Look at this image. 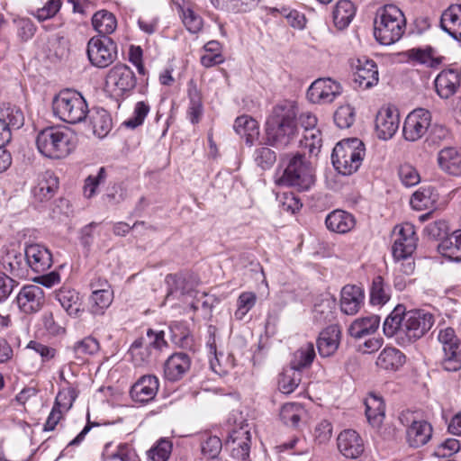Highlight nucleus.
Wrapping results in <instances>:
<instances>
[{
	"mask_svg": "<svg viewBox=\"0 0 461 461\" xmlns=\"http://www.w3.org/2000/svg\"><path fill=\"white\" fill-rule=\"evenodd\" d=\"M366 416L373 426H378L384 418L385 407L382 398L371 394L365 402Z\"/></svg>",
	"mask_w": 461,
	"mask_h": 461,
	"instance_id": "obj_45",
	"label": "nucleus"
},
{
	"mask_svg": "<svg viewBox=\"0 0 461 461\" xmlns=\"http://www.w3.org/2000/svg\"><path fill=\"white\" fill-rule=\"evenodd\" d=\"M91 288L90 312L94 315H102L113 300V291L105 280L101 279L91 283Z\"/></svg>",
	"mask_w": 461,
	"mask_h": 461,
	"instance_id": "obj_18",
	"label": "nucleus"
},
{
	"mask_svg": "<svg viewBox=\"0 0 461 461\" xmlns=\"http://www.w3.org/2000/svg\"><path fill=\"white\" fill-rule=\"evenodd\" d=\"M129 353L136 366L149 363L153 358L157 357V353L148 346H144L139 339L131 344Z\"/></svg>",
	"mask_w": 461,
	"mask_h": 461,
	"instance_id": "obj_53",
	"label": "nucleus"
},
{
	"mask_svg": "<svg viewBox=\"0 0 461 461\" xmlns=\"http://www.w3.org/2000/svg\"><path fill=\"white\" fill-rule=\"evenodd\" d=\"M144 346H148L154 352L158 353L167 346L165 340V333L163 330H154L149 329L147 334L144 337L139 339Z\"/></svg>",
	"mask_w": 461,
	"mask_h": 461,
	"instance_id": "obj_61",
	"label": "nucleus"
},
{
	"mask_svg": "<svg viewBox=\"0 0 461 461\" xmlns=\"http://www.w3.org/2000/svg\"><path fill=\"white\" fill-rule=\"evenodd\" d=\"M190 357L184 352L172 354L165 362L164 375L170 382H176L183 378L190 369Z\"/></svg>",
	"mask_w": 461,
	"mask_h": 461,
	"instance_id": "obj_24",
	"label": "nucleus"
},
{
	"mask_svg": "<svg viewBox=\"0 0 461 461\" xmlns=\"http://www.w3.org/2000/svg\"><path fill=\"white\" fill-rule=\"evenodd\" d=\"M173 448L171 440L166 438L158 439L154 446L147 452L150 461H167Z\"/></svg>",
	"mask_w": 461,
	"mask_h": 461,
	"instance_id": "obj_57",
	"label": "nucleus"
},
{
	"mask_svg": "<svg viewBox=\"0 0 461 461\" xmlns=\"http://www.w3.org/2000/svg\"><path fill=\"white\" fill-rule=\"evenodd\" d=\"M165 283L167 288V298H180L183 295L190 294L194 291L193 282L182 274H168L165 278Z\"/></svg>",
	"mask_w": 461,
	"mask_h": 461,
	"instance_id": "obj_34",
	"label": "nucleus"
},
{
	"mask_svg": "<svg viewBox=\"0 0 461 461\" xmlns=\"http://www.w3.org/2000/svg\"><path fill=\"white\" fill-rule=\"evenodd\" d=\"M405 355L393 347L384 348L376 359V365L382 369L396 371L405 363Z\"/></svg>",
	"mask_w": 461,
	"mask_h": 461,
	"instance_id": "obj_35",
	"label": "nucleus"
},
{
	"mask_svg": "<svg viewBox=\"0 0 461 461\" xmlns=\"http://www.w3.org/2000/svg\"><path fill=\"white\" fill-rule=\"evenodd\" d=\"M460 83L461 73L454 68L442 70L434 80L436 92L443 99L454 95L459 88Z\"/></svg>",
	"mask_w": 461,
	"mask_h": 461,
	"instance_id": "obj_23",
	"label": "nucleus"
},
{
	"mask_svg": "<svg viewBox=\"0 0 461 461\" xmlns=\"http://www.w3.org/2000/svg\"><path fill=\"white\" fill-rule=\"evenodd\" d=\"M112 443L104 446L103 456L105 460H120V461H137L138 456L136 452L127 444H120L116 447V450L109 452Z\"/></svg>",
	"mask_w": 461,
	"mask_h": 461,
	"instance_id": "obj_54",
	"label": "nucleus"
},
{
	"mask_svg": "<svg viewBox=\"0 0 461 461\" xmlns=\"http://www.w3.org/2000/svg\"><path fill=\"white\" fill-rule=\"evenodd\" d=\"M365 294L363 290L355 285H347L341 290L340 309L347 315L357 313L363 305Z\"/></svg>",
	"mask_w": 461,
	"mask_h": 461,
	"instance_id": "obj_25",
	"label": "nucleus"
},
{
	"mask_svg": "<svg viewBox=\"0 0 461 461\" xmlns=\"http://www.w3.org/2000/svg\"><path fill=\"white\" fill-rule=\"evenodd\" d=\"M434 200L431 198V191L428 188L417 190L411 197V206L416 211L430 209Z\"/></svg>",
	"mask_w": 461,
	"mask_h": 461,
	"instance_id": "obj_62",
	"label": "nucleus"
},
{
	"mask_svg": "<svg viewBox=\"0 0 461 461\" xmlns=\"http://www.w3.org/2000/svg\"><path fill=\"white\" fill-rule=\"evenodd\" d=\"M394 240L392 253L395 260H407L417 247L418 238L414 226L411 223H404L395 226L393 230Z\"/></svg>",
	"mask_w": 461,
	"mask_h": 461,
	"instance_id": "obj_11",
	"label": "nucleus"
},
{
	"mask_svg": "<svg viewBox=\"0 0 461 461\" xmlns=\"http://www.w3.org/2000/svg\"><path fill=\"white\" fill-rule=\"evenodd\" d=\"M251 434L249 425L245 424L234 429L230 433L225 446L230 456L237 460H246L249 456Z\"/></svg>",
	"mask_w": 461,
	"mask_h": 461,
	"instance_id": "obj_16",
	"label": "nucleus"
},
{
	"mask_svg": "<svg viewBox=\"0 0 461 461\" xmlns=\"http://www.w3.org/2000/svg\"><path fill=\"white\" fill-rule=\"evenodd\" d=\"M0 121L5 122L12 133V131L19 130L23 125L24 115L20 108L8 105L0 110Z\"/></svg>",
	"mask_w": 461,
	"mask_h": 461,
	"instance_id": "obj_51",
	"label": "nucleus"
},
{
	"mask_svg": "<svg viewBox=\"0 0 461 461\" xmlns=\"http://www.w3.org/2000/svg\"><path fill=\"white\" fill-rule=\"evenodd\" d=\"M315 349L312 343L308 342L302 345L293 355L291 368L300 372L302 369L309 367L315 358Z\"/></svg>",
	"mask_w": 461,
	"mask_h": 461,
	"instance_id": "obj_41",
	"label": "nucleus"
},
{
	"mask_svg": "<svg viewBox=\"0 0 461 461\" xmlns=\"http://www.w3.org/2000/svg\"><path fill=\"white\" fill-rule=\"evenodd\" d=\"M44 292L35 285H24L16 296L19 309L27 314L39 312L44 303Z\"/></svg>",
	"mask_w": 461,
	"mask_h": 461,
	"instance_id": "obj_19",
	"label": "nucleus"
},
{
	"mask_svg": "<svg viewBox=\"0 0 461 461\" xmlns=\"http://www.w3.org/2000/svg\"><path fill=\"white\" fill-rule=\"evenodd\" d=\"M52 109L57 117L71 124L83 122L89 112L82 95L70 89L62 90L54 97Z\"/></svg>",
	"mask_w": 461,
	"mask_h": 461,
	"instance_id": "obj_5",
	"label": "nucleus"
},
{
	"mask_svg": "<svg viewBox=\"0 0 461 461\" xmlns=\"http://www.w3.org/2000/svg\"><path fill=\"white\" fill-rule=\"evenodd\" d=\"M149 112V104L146 101H139L135 104L131 115L122 124L129 129H136L144 123Z\"/></svg>",
	"mask_w": 461,
	"mask_h": 461,
	"instance_id": "obj_55",
	"label": "nucleus"
},
{
	"mask_svg": "<svg viewBox=\"0 0 461 461\" xmlns=\"http://www.w3.org/2000/svg\"><path fill=\"white\" fill-rule=\"evenodd\" d=\"M211 3L216 9L239 14L255 9L259 0H211Z\"/></svg>",
	"mask_w": 461,
	"mask_h": 461,
	"instance_id": "obj_43",
	"label": "nucleus"
},
{
	"mask_svg": "<svg viewBox=\"0 0 461 461\" xmlns=\"http://www.w3.org/2000/svg\"><path fill=\"white\" fill-rule=\"evenodd\" d=\"M438 341L442 344L444 357L442 367L448 372H456L461 368V341L454 329L447 327L439 331Z\"/></svg>",
	"mask_w": 461,
	"mask_h": 461,
	"instance_id": "obj_10",
	"label": "nucleus"
},
{
	"mask_svg": "<svg viewBox=\"0 0 461 461\" xmlns=\"http://www.w3.org/2000/svg\"><path fill=\"white\" fill-rule=\"evenodd\" d=\"M104 236L105 240H101L97 243L99 249H103L107 246V242L110 240L109 230L100 226L96 222H91L86 225L81 230V243L86 248H90L94 244V235Z\"/></svg>",
	"mask_w": 461,
	"mask_h": 461,
	"instance_id": "obj_40",
	"label": "nucleus"
},
{
	"mask_svg": "<svg viewBox=\"0 0 461 461\" xmlns=\"http://www.w3.org/2000/svg\"><path fill=\"white\" fill-rule=\"evenodd\" d=\"M355 116V109L351 105H341L334 113V122L339 128L348 129L354 123Z\"/></svg>",
	"mask_w": 461,
	"mask_h": 461,
	"instance_id": "obj_63",
	"label": "nucleus"
},
{
	"mask_svg": "<svg viewBox=\"0 0 461 461\" xmlns=\"http://www.w3.org/2000/svg\"><path fill=\"white\" fill-rule=\"evenodd\" d=\"M380 324L377 315L356 319L348 328V333L355 339H361L376 331Z\"/></svg>",
	"mask_w": 461,
	"mask_h": 461,
	"instance_id": "obj_36",
	"label": "nucleus"
},
{
	"mask_svg": "<svg viewBox=\"0 0 461 461\" xmlns=\"http://www.w3.org/2000/svg\"><path fill=\"white\" fill-rule=\"evenodd\" d=\"M297 108L293 102L285 101L273 107L266 122L268 144L276 148H285L298 134L296 123Z\"/></svg>",
	"mask_w": 461,
	"mask_h": 461,
	"instance_id": "obj_1",
	"label": "nucleus"
},
{
	"mask_svg": "<svg viewBox=\"0 0 461 461\" xmlns=\"http://www.w3.org/2000/svg\"><path fill=\"white\" fill-rule=\"evenodd\" d=\"M365 156L364 143L357 139L343 140L332 150L331 161L335 169L341 175L355 173L362 164Z\"/></svg>",
	"mask_w": 461,
	"mask_h": 461,
	"instance_id": "obj_4",
	"label": "nucleus"
},
{
	"mask_svg": "<svg viewBox=\"0 0 461 461\" xmlns=\"http://www.w3.org/2000/svg\"><path fill=\"white\" fill-rule=\"evenodd\" d=\"M434 323L433 315L424 311H405L402 334L409 342L415 341L428 332Z\"/></svg>",
	"mask_w": 461,
	"mask_h": 461,
	"instance_id": "obj_12",
	"label": "nucleus"
},
{
	"mask_svg": "<svg viewBox=\"0 0 461 461\" xmlns=\"http://www.w3.org/2000/svg\"><path fill=\"white\" fill-rule=\"evenodd\" d=\"M300 145L309 150L311 155L317 156L322 146L321 133L319 129L303 131Z\"/></svg>",
	"mask_w": 461,
	"mask_h": 461,
	"instance_id": "obj_58",
	"label": "nucleus"
},
{
	"mask_svg": "<svg viewBox=\"0 0 461 461\" xmlns=\"http://www.w3.org/2000/svg\"><path fill=\"white\" fill-rule=\"evenodd\" d=\"M325 224L330 230L344 234L355 227L356 220L346 211L335 210L327 215Z\"/></svg>",
	"mask_w": 461,
	"mask_h": 461,
	"instance_id": "obj_33",
	"label": "nucleus"
},
{
	"mask_svg": "<svg viewBox=\"0 0 461 461\" xmlns=\"http://www.w3.org/2000/svg\"><path fill=\"white\" fill-rule=\"evenodd\" d=\"M286 166L278 178L280 185L293 186L299 191H306L314 184V175L304 156L297 153L286 158Z\"/></svg>",
	"mask_w": 461,
	"mask_h": 461,
	"instance_id": "obj_6",
	"label": "nucleus"
},
{
	"mask_svg": "<svg viewBox=\"0 0 461 461\" xmlns=\"http://www.w3.org/2000/svg\"><path fill=\"white\" fill-rule=\"evenodd\" d=\"M341 330L339 325L333 324L325 328L319 335L317 348L321 357L332 356L340 343Z\"/></svg>",
	"mask_w": 461,
	"mask_h": 461,
	"instance_id": "obj_26",
	"label": "nucleus"
},
{
	"mask_svg": "<svg viewBox=\"0 0 461 461\" xmlns=\"http://www.w3.org/2000/svg\"><path fill=\"white\" fill-rule=\"evenodd\" d=\"M58 187V177L51 171H45L38 176L32 192L36 200L44 202L54 196Z\"/></svg>",
	"mask_w": 461,
	"mask_h": 461,
	"instance_id": "obj_27",
	"label": "nucleus"
},
{
	"mask_svg": "<svg viewBox=\"0 0 461 461\" xmlns=\"http://www.w3.org/2000/svg\"><path fill=\"white\" fill-rule=\"evenodd\" d=\"M442 253L455 260L461 261V230L454 231L439 244Z\"/></svg>",
	"mask_w": 461,
	"mask_h": 461,
	"instance_id": "obj_48",
	"label": "nucleus"
},
{
	"mask_svg": "<svg viewBox=\"0 0 461 461\" xmlns=\"http://www.w3.org/2000/svg\"><path fill=\"white\" fill-rule=\"evenodd\" d=\"M257 295L253 292H243L237 300V309L234 316L237 320H243L247 313L255 306Z\"/></svg>",
	"mask_w": 461,
	"mask_h": 461,
	"instance_id": "obj_60",
	"label": "nucleus"
},
{
	"mask_svg": "<svg viewBox=\"0 0 461 461\" xmlns=\"http://www.w3.org/2000/svg\"><path fill=\"white\" fill-rule=\"evenodd\" d=\"M86 53L92 66L106 68L118 58L117 44L108 36H95L87 43Z\"/></svg>",
	"mask_w": 461,
	"mask_h": 461,
	"instance_id": "obj_8",
	"label": "nucleus"
},
{
	"mask_svg": "<svg viewBox=\"0 0 461 461\" xmlns=\"http://www.w3.org/2000/svg\"><path fill=\"white\" fill-rule=\"evenodd\" d=\"M438 165L444 172L461 176V149L456 147H445L438 153Z\"/></svg>",
	"mask_w": 461,
	"mask_h": 461,
	"instance_id": "obj_28",
	"label": "nucleus"
},
{
	"mask_svg": "<svg viewBox=\"0 0 461 461\" xmlns=\"http://www.w3.org/2000/svg\"><path fill=\"white\" fill-rule=\"evenodd\" d=\"M431 123L429 111L418 108L411 112L403 124V136L406 140L416 141L420 140L429 130Z\"/></svg>",
	"mask_w": 461,
	"mask_h": 461,
	"instance_id": "obj_14",
	"label": "nucleus"
},
{
	"mask_svg": "<svg viewBox=\"0 0 461 461\" xmlns=\"http://www.w3.org/2000/svg\"><path fill=\"white\" fill-rule=\"evenodd\" d=\"M92 24L99 36H107L113 33L117 26L115 16L105 10L96 12L92 18Z\"/></svg>",
	"mask_w": 461,
	"mask_h": 461,
	"instance_id": "obj_44",
	"label": "nucleus"
},
{
	"mask_svg": "<svg viewBox=\"0 0 461 461\" xmlns=\"http://www.w3.org/2000/svg\"><path fill=\"white\" fill-rule=\"evenodd\" d=\"M440 26L453 39L461 41V5H452L444 11Z\"/></svg>",
	"mask_w": 461,
	"mask_h": 461,
	"instance_id": "obj_32",
	"label": "nucleus"
},
{
	"mask_svg": "<svg viewBox=\"0 0 461 461\" xmlns=\"http://www.w3.org/2000/svg\"><path fill=\"white\" fill-rule=\"evenodd\" d=\"M137 78L132 69L122 63L112 67L105 77L106 88L116 96L130 94L136 86Z\"/></svg>",
	"mask_w": 461,
	"mask_h": 461,
	"instance_id": "obj_9",
	"label": "nucleus"
},
{
	"mask_svg": "<svg viewBox=\"0 0 461 461\" xmlns=\"http://www.w3.org/2000/svg\"><path fill=\"white\" fill-rule=\"evenodd\" d=\"M233 128L235 131L245 138L248 145L251 146L258 135V122L249 115H242L235 120Z\"/></svg>",
	"mask_w": 461,
	"mask_h": 461,
	"instance_id": "obj_39",
	"label": "nucleus"
},
{
	"mask_svg": "<svg viewBox=\"0 0 461 461\" xmlns=\"http://www.w3.org/2000/svg\"><path fill=\"white\" fill-rule=\"evenodd\" d=\"M355 6L348 0H341L337 3L333 12V23L339 30L347 28L355 16Z\"/></svg>",
	"mask_w": 461,
	"mask_h": 461,
	"instance_id": "obj_38",
	"label": "nucleus"
},
{
	"mask_svg": "<svg viewBox=\"0 0 461 461\" xmlns=\"http://www.w3.org/2000/svg\"><path fill=\"white\" fill-rule=\"evenodd\" d=\"M339 451L347 458L356 459L364 452V442L359 434L353 429L341 431L337 438Z\"/></svg>",
	"mask_w": 461,
	"mask_h": 461,
	"instance_id": "obj_22",
	"label": "nucleus"
},
{
	"mask_svg": "<svg viewBox=\"0 0 461 461\" xmlns=\"http://www.w3.org/2000/svg\"><path fill=\"white\" fill-rule=\"evenodd\" d=\"M399 422L405 428V441L411 448H420L427 445L433 435V427L421 413L416 411H402L398 417Z\"/></svg>",
	"mask_w": 461,
	"mask_h": 461,
	"instance_id": "obj_7",
	"label": "nucleus"
},
{
	"mask_svg": "<svg viewBox=\"0 0 461 461\" xmlns=\"http://www.w3.org/2000/svg\"><path fill=\"white\" fill-rule=\"evenodd\" d=\"M405 25L403 13L394 5H386L376 12L374 36L380 44H393L403 35Z\"/></svg>",
	"mask_w": 461,
	"mask_h": 461,
	"instance_id": "obj_2",
	"label": "nucleus"
},
{
	"mask_svg": "<svg viewBox=\"0 0 461 461\" xmlns=\"http://www.w3.org/2000/svg\"><path fill=\"white\" fill-rule=\"evenodd\" d=\"M400 116L394 106L382 107L376 114L375 131L379 139L390 140L399 129Z\"/></svg>",
	"mask_w": 461,
	"mask_h": 461,
	"instance_id": "obj_17",
	"label": "nucleus"
},
{
	"mask_svg": "<svg viewBox=\"0 0 461 461\" xmlns=\"http://www.w3.org/2000/svg\"><path fill=\"white\" fill-rule=\"evenodd\" d=\"M36 146L39 152L47 158H63L75 149V136L66 128L47 127L38 133Z\"/></svg>",
	"mask_w": 461,
	"mask_h": 461,
	"instance_id": "obj_3",
	"label": "nucleus"
},
{
	"mask_svg": "<svg viewBox=\"0 0 461 461\" xmlns=\"http://www.w3.org/2000/svg\"><path fill=\"white\" fill-rule=\"evenodd\" d=\"M171 340L179 348H188L192 347L193 339L187 326L184 322L176 321L169 326Z\"/></svg>",
	"mask_w": 461,
	"mask_h": 461,
	"instance_id": "obj_50",
	"label": "nucleus"
},
{
	"mask_svg": "<svg viewBox=\"0 0 461 461\" xmlns=\"http://www.w3.org/2000/svg\"><path fill=\"white\" fill-rule=\"evenodd\" d=\"M94 133L99 138L104 137L112 128V118L104 109L97 110L90 115Z\"/></svg>",
	"mask_w": 461,
	"mask_h": 461,
	"instance_id": "obj_52",
	"label": "nucleus"
},
{
	"mask_svg": "<svg viewBox=\"0 0 461 461\" xmlns=\"http://www.w3.org/2000/svg\"><path fill=\"white\" fill-rule=\"evenodd\" d=\"M405 307L398 304L384 321L383 330L386 337L402 334Z\"/></svg>",
	"mask_w": 461,
	"mask_h": 461,
	"instance_id": "obj_37",
	"label": "nucleus"
},
{
	"mask_svg": "<svg viewBox=\"0 0 461 461\" xmlns=\"http://www.w3.org/2000/svg\"><path fill=\"white\" fill-rule=\"evenodd\" d=\"M391 297V288L381 276L373 278L370 287V303L372 305H384Z\"/></svg>",
	"mask_w": 461,
	"mask_h": 461,
	"instance_id": "obj_46",
	"label": "nucleus"
},
{
	"mask_svg": "<svg viewBox=\"0 0 461 461\" xmlns=\"http://www.w3.org/2000/svg\"><path fill=\"white\" fill-rule=\"evenodd\" d=\"M304 410L299 403L288 402L282 406L280 410V419L282 421L291 427H296L299 424Z\"/></svg>",
	"mask_w": 461,
	"mask_h": 461,
	"instance_id": "obj_56",
	"label": "nucleus"
},
{
	"mask_svg": "<svg viewBox=\"0 0 461 461\" xmlns=\"http://www.w3.org/2000/svg\"><path fill=\"white\" fill-rule=\"evenodd\" d=\"M24 249L28 268L35 273H42L50 268L52 254L48 248L34 243L27 245Z\"/></svg>",
	"mask_w": 461,
	"mask_h": 461,
	"instance_id": "obj_21",
	"label": "nucleus"
},
{
	"mask_svg": "<svg viewBox=\"0 0 461 461\" xmlns=\"http://www.w3.org/2000/svg\"><path fill=\"white\" fill-rule=\"evenodd\" d=\"M350 66L358 87L368 89L378 83V69L374 60L366 57L355 58L350 60Z\"/></svg>",
	"mask_w": 461,
	"mask_h": 461,
	"instance_id": "obj_15",
	"label": "nucleus"
},
{
	"mask_svg": "<svg viewBox=\"0 0 461 461\" xmlns=\"http://www.w3.org/2000/svg\"><path fill=\"white\" fill-rule=\"evenodd\" d=\"M403 55L409 62L414 65H424L430 68H438L443 59L442 57L437 55L436 50L430 46L412 48L403 52Z\"/></svg>",
	"mask_w": 461,
	"mask_h": 461,
	"instance_id": "obj_30",
	"label": "nucleus"
},
{
	"mask_svg": "<svg viewBox=\"0 0 461 461\" xmlns=\"http://www.w3.org/2000/svg\"><path fill=\"white\" fill-rule=\"evenodd\" d=\"M4 269L15 277L23 278L28 274L25 250L21 252L15 249H8L2 258Z\"/></svg>",
	"mask_w": 461,
	"mask_h": 461,
	"instance_id": "obj_29",
	"label": "nucleus"
},
{
	"mask_svg": "<svg viewBox=\"0 0 461 461\" xmlns=\"http://www.w3.org/2000/svg\"><path fill=\"white\" fill-rule=\"evenodd\" d=\"M222 447L221 440L217 436L206 435L201 441L202 454L211 459L215 458Z\"/></svg>",
	"mask_w": 461,
	"mask_h": 461,
	"instance_id": "obj_64",
	"label": "nucleus"
},
{
	"mask_svg": "<svg viewBox=\"0 0 461 461\" xmlns=\"http://www.w3.org/2000/svg\"><path fill=\"white\" fill-rule=\"evenodd\" d=\"M159 387L157 376L152 375H142L131 386L130 395L131 399L140 403H148L154 400Z\"/></svg>",
	"mask_w": 461,
	"mask_h": 461,
	"instance_id": "obj_20",
	"label": "nucleus"
},
{
	"mask_svg": "<svg viewBox=\"0 0 461 461\" xmlns=\"http://www.w3.org/2000/svg\"><path fill=\"white\" fill-rule=\"evenodd\" d=\"M61 307L72 317L78 316L81 311L79 294L74 290H61L57 294Z\"/></svg>",
	"mask_w": 461,
	"mask_h": 461,
	"instance_id": "obj_47",
	"label": "nucleus"
},
{
	"mask_svg": "<svg viewBox=\"0 0 461 461\" xmlns=\"http://www.w3.org/2000/svg\"><path fill=\"white\" fill-rule=\"evenodd\" d=\"M342 93L341 85L330 77L318 78L307 90V98L313 104H330Z\"/></svg>",
	"mask_w": 461,
	"mask_h": 461,
	"instance_id": "obj_13",
	"label": "nucleus"
},
{
	"mask_svg": "<svg viewBox=\"0 0 461 461\" xmlns=\"http://www.w3.org/2000/svg\"><path fill=\"white\" fill-rule=\"evenodd\" d=\"M71 348L76 358L85 360L87 357L98 353L100 344L96 339L88 336L77 341Z\"/></svg>",
	"mask_w": 461,
	"mask_h": 461,
	"instance_id": "obj_49",
	"label": "nucleus"
},
{
	"mask_svg": "<svg viewBox=\"0 0 461 461\" xmlns=\"http://www.w3.org/2000/svg\"><path fill=\"white\" fill-rule=\"evenodd\" d=\"M106 178L107 172L104 167H100L95 175H89L85 180L84 195L86 198L94 197L97 193L98 186L104 184Z\"/></svg>",
	"mask_w": 461,
	"mask_h": 461,
	"instance_id": "obj_59",
	"label": "nucleus"
},
{
	"mask_svg": "<svg viewBox=\"0 0 461 461\" xmlns=\"http://www.w3.org/2000/svg\"><path fill=\"white\" fill-rule=\"evenodd\" d=\"M188 117L193 124L197 123L203 114V101L201 92L198 90L195 83L191 80L188 84Z\"/></svg>",
	"mask_w": 461,
	"mask_h": 461,
	"instance_id": "obj_42",
	"label": "nucleus"
},
{
	"mask_svg": "<svg viewBox=\"0 0 461 461\" xmlns=\"http://www.w3.org/2000/svg\"><path fill=\"white\" fill-rule=\"evenodd\" d=\"M336 299L326 294L318 299L312 310V320L318 325L331 322L336 318Z\"/></svg>",
	"mask_w": 461,
	"mask_h": 461,
	"instance_id": "obj_31",
	"label": "nucleus"
}]
</instances>
